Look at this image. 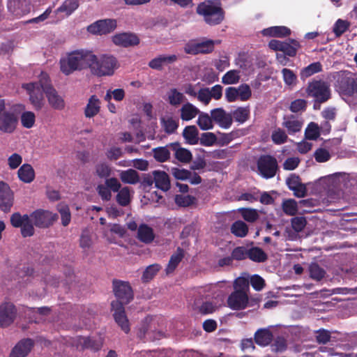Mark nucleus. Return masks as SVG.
Wrapping results in <instances>:
<instances>
[{
  "label": "nucleus",
  "mask_w": 357,
  "mask_h": 357,
  "mask_svg": "<svg viewBox=\"0 0 357 357\" xmlns=\"http://www.w3.org/2000/svg\"><path fill=\"white\" fill-rule=\"evenodd\" d=\"M113 43L119 46L130 47L137 45L139 43L138 37L132 33H121L112 37Z\"/></svg>",
  "instance_id": "19"
},
{
  "label": "nucleus",
  "mask_w": 357,
  "mask_h": 357,
  "mask_svg": "<svg viewBox=\"0 0 357 357\" xmlns=\"http://www.w3.org/2000/svg\"><path fill=\"white\" fill-rule=\"evenodd\" d=\"M264 36L283 38L291 33V30L285 26H275L264 29L261 31Z\"/></svg>",
  "instance_id": "27"
},
{
  "label": "nucleus",
  "mask_w": 357,
  "mask_h": 357,
  "mask_svg": "<svg viewBox=\"0 0 357 357\" xmlns=\"http://www.w3.org/2000/svg\"><path fill=\"white\" fill-rule=\"evenodd\" d=\"M299 43L295 40H290V43L284 42V46L282 52L289 56L296 55L297 50L299 48Z\"/></svg>",
  "instance_id": "46"
},
{
  "label": "nucleus",
  "mask_w": 357,
  "mask_h": 357,
  "mask_svg": "<svg viewBox=\"0 0 357 357\" xmlns=\"http://www.w3.org/2000/svg\"><path fill=\"white\" fill-rule=\"evenodd\" d=\"M307 93L319 102H326L331 97L329 85L326 82L320 80L310 82L307 88Z\"/></svg>",
  "instance_id": "6"
},
{
  "label": "nucleus",
  "mask_w": 357,
  "mask_h": 357,
  "mask_svg": "<svg viewBox=\"0 0 357 357\" xmlns=\"http://www.w3.org/2000/svg\"><path fill=\"white\" fill-rule=\"evenodd\" d=\"M100 100L97 96H90L84 107V116L89 119L94 117L100 112Z\"/></svg>",
  "instance_id": "22"
},
{
  "label": "nucleus",
  "mask_w": 357,
  "mask_h": 357,
  "mask_svg": "<svg viewBox=\"0 0 357 357\" xmlns=\"http://www.w3.org/2000/svg\"><path fill=\"white\" fill-rule=\"evenodd\" d=\"M22 162V157L17 153H12L7 159V164L10 169H15L20 166Z\"/></svg>",
  "instance_id": "59"
},
{
  "label": "nucleus",
  "mask_w": 357,
  "mask_h": 357,
  "mask_svg": "<svg viewBox=\"0 0 357 357\" xmlns=\"http://www.w3.org/2000/svg\"><path fill=\"white\" fill-rule=\"evenodd\" d=\"M183 257V250L180 248H178L176 252L174 254H173L170 258V260L166 268L167 274H169L175 270V268L177 267Z\"/></svg>",
  "instance_id": "35"
},
{
  "label": "nucleus",
  "mask_w": 357,
  "mask_h": 357,
  "mask_svg": "<svg viewBox=\"0 0 357 357\" xmlns=\"http://www.w3.org/2000/svg\"><path fill=\"white\" fill-rule=\"evenodd\" d=\"M283 211L288 215H294L298 211L297 202L292 199L284 200L282 202Z\"/></svg>",
  "instance_id": "48"
},
{
  "label": "nucleus",
  "mask_w": 357,
  "mask_h": 357,
  "mask_svg": "<svg viewBox=\"0 0 357 357\" xmlns=\"http://www.w3.org/2000/svg\"><path fill=\"white\" fill-rule=\"evenodd\" d=\"M16 311L12 303H6L0 306V326H8L13 323Z\"/></svg>",
  "instance_id": "17"
},
{
  "label": "nucleus",
  "mask_w": 357,
  "mask_h": 357,
  "mask_svg": "<svg viewBox=\"0 0 357 357\" xmlns=\"http://www.w3.org/2000/svg\"><path fill=\"white\" fill-rule=\"evenodd\" d=\"M302 125V122L293 116L284 118L282 123V126L287 129L289 134L300 131Z\"/></svg>",
  "instance_id": "32"
},
{
  "label": "nucleus",
  "mask_w": 357,
  "mask_h": 357,
  "mask_svg": "<svg viewBox=\"0 0 357 357\" xmlns=\"http://www.w3.org/2000/svg\"><path fill=\"white\" fill-rule=\"evenodd\" d=\"M240 71L238 70H231L227 71L222 77V82L224 84H235L240 80Z\"/></svg>",
  "instance_id": "40"
},
{
  "label": "nucleus",
  "mask_w": 357,
  "mask_h": 357,
  "mask_svg": "<svg viewBox=\"0 0 357 357\" xmlns=\"http://www.w3.org/2000/svg\"><path fill=\"white\" fill-rule=\"evenodd\" d=\"M154 158L156 160L164 162L169 157V151L165 147L156 148L153 150Z\"/></svg>",
  "instance_id": "63"
},
{
  "label": "nucleus",
  "mask_w": 357,
  "mask_h": 357,
  "mask_svg": "<svg viewBox=\"0 0 357 357\" xmlns=\"http://www.w3.org/2000/svg\"><path fill=\"white\" fill-rule=\"evenodd\" d=\"M232 234L238 237H245L248 232V227L247 225L241 221H236L233 223L231 227Z\"/></svg>",
  "instance_id": "42"
},
{
  "label": "nucleus",
  "mask_w": 357,
  "mask_h": 357,
  "mask_svg": "<svg viewBox=\"0 0 357 357\" xmlns=\"http://www.w3.org/2000/svg\"><path fill=\"white\" fill-rule=\"evenodd\" d=\"M93 56L95 59L91 61L89 70L95 76H112L119 68L117 59L111 54H102L97 56L93 53Z\"/></svg>",
  "instance_id": "3"
},
{
  "label": "nucleus",
  "mask_w": 357,
  "mask_h": 357,
  "mask_svg": "<svg viewBox=\"0 0 357 357\" xmlns=\"http://www.w3.org/2000/svg\"><path fill=\"white\" fill-rule=\"evenodd\" d=\"M73 344L77 349L90 348L98 350L102 346V340H93L86 337H77L73 340Z\"/></svg>",
  "instance_id": "24"
},
{
  "label": "nucleus",
  "mask_w": 357,
  "mask_h": 357,
  "mask_svg": "<svg viewBox=\"0 0 357 357\" xmlns=\"http://www.w3.org/2000/svg\"><path fill=\"white\" fill-rule=\"evenodd\" d=\"M31 215L27 218V220L24 221L21 227V232L24 237L31 236L34 233V228L32 223Z\"/></svg>",
  "instance_id": "57"
},
{
  "label": "nucleus",
  "mask_w": 357,
  "mask_h": 357,
  "mask_svg": "<svg viewBox=\"0 0 357 357\" xmlns=\"http://www.w3.org/2000/svg\"><path fill=\"white\" fill-rule=\"evenodd\" d=\"M112 309L114 311L113 316L116 324L125 333H128L130 331L129 322L125 313L123 305L119 301H113Z\"/></svg>",
  "instance_id": "14"
},
{
  "label": "nucleus",
  "mask_w": 357,
  "mask_h": 357,
  "mask_svg": "<svg viewBox=\"0 0 357 357\" xmlns=\"http://www.w3.org/2000/svg\"><path fill=\"white\" fill-rule=\"evenodd\" d=\"M80 247L83 249H88L92 245L91 234L89 230H83L80 237Z\"/></svg>",
  "instance_id": "61"
},
{
  "label": "nucleus",
  "mask_w": 357,
  "mask_h": 357,
  "mask_svg": "<svg viewBox=\"0 0 357 357\" xmlns=\"http://www.w3.org/2000/svg\"><path fill=\"white\" fill-rule=\"evenodd\" d=\"M213 120L222 128L227 129L232 124V116L227 113L224 109L216 108L211 112Z\"/></svg>",
  "instance_id": "16"
},
{
  "label": "nucleus",
  "mask_w": 357,
  "mask_h": 357,
  "mask_svg": "<svg viewBox=\"0 0 357 357\" xmlns=\"http://www.w3.org/2000/svg\"><path fill=\"white\" fill-rule=\"evenodd\" d=\"M232 119L239 123H243L245 122L250 116V109L248 107H238L233 112Z\"/></svg>",
  "instance_id": "41"
},
{
  "label": "nucleus",
  "mask_w": 357,
  "mask_h": 357,
  "mask_svg": "<svg viewBox=\"0 0 357 357\" xmlns=\"http://www.w3.org/2000/svg\"><path fill=\"white\" fill-rule=\"evenodd\" d=\"M17 176L21 181L30 183L35 178L34 169L31 165L24 164L20 167L17 171Z\"/></svg>",
  "instance_id": "29"
},
{
  "label": "nucleus",
  "mask_w": 357,
  "mask_h": 357,
  "mask_svg": "<svg viewBox=\"0 0 357 357\" xmlns=\"http://www.w3.org/2000/svg\"><path fill=\"white\" fill-rule=\"evenodd\" d=\"M241 214L243 218L250 222H255L259 217V212L253 208H241Z\"/></svg>",
  "instance_id": "52"
},
{
  "label": "nucleus",
  "mask_w": 357,
  "mask_h": 357,
  "mask_svg": "<svg viewBox=\"0 0 357 357\" xmlns=\"http://www.w3.org/2000/svg\"><path fill=\"white\" fill-rule=\"evenodd\" d=\"M58 211L61 214V222L63 226H67L70 222V213L67 205L60 204L57 206Z\"/></svg>",
  "instance_id": "53"
},
{
  "label": "nucleus",
  "mask_w": 357,
  "mask_h": 357,
  "mask_svg": "<svg viewBox=\"0 0 357 357\" xmlns=\"http://www.w3.org/2000/svg\"><path fill=\"white\" fill-rule=\"evenodd\" d=\"M272 337V333L268 328H260L255 335L256 343L262 347L268 345L271 342Z\"/></svg>",
  "instance_id": "31"
},
{
  "label": "nucleus",
  "mask_w": 357,
  "mask_h": 357,
  "mask_svg": "<svg viewBox=\"0 0 357 357\" xmlns=\"http://www.w3.org/2000/svg\"><path fill=\"white\" fill-rule=\"evenodd\" d=\"M252 95V91L249 85L243 84L238 87L230 86L225 90V99L229 102H233L238 100L246 101Z\"/></svg>",
  "instance_id": "8"
},
{
  "label": "nucleus",
  "mask_w": 357,
  "mask_h": 357,
  "mask_svg": "<svg viewBox=\"0 0 357 357\" xmlns=\"http://www.w3.org/2000/svg\"><path fill=\"white\" fill-rule=\"evenodd\" d=\"M161 266L158 264L149 266L144 271L142 280L144 282H149L153 278L157 273L160 270Z\"/></svg>",
  "instance_id": "50"
},
{
  "label": "nucleus",
  "mask_w": 357,
  "mask_h": 357,
  "mask_svg": "<svg viewBox=\"0 0 357 357\" xmlns=\"http://www.w3.org/2000/svg\"><path fill=\"white\" fill-rule=\"evenodd\" d=\"M167 96L169 104L175 107L181 105L185 99L183 93L179 92L176 89H170Z\"/></svg>",
  "instance_id": "37"
},
{
  "label": "nucleus",
  "mask_w": 357,
  "mask_h": 357,
  "mask_svg": "<svg viewBox=\"0 0 357 357\" xmlns=\"http://www.w3.org/2000/svg\"><path fill=\"white\" fill-rule=\"evenodd\" d=\"M223 87L220 84H216L211 88L204 87L198 91L197 100L207 105L211 102V99L215 100H220L222 96Z\"/></svg>",
  "instance_id": "9"
},
{
  "label": "nucleus",
  "mask_w": 357,
  "mask_h": 357,
  "mask_svg": "<svg viewBox=\"0 0 357 357\" xmlns=\"http://www.w3.org/2000/svg\"><path fill=\"white\" fill-rule=\"evenodd\" d=\"M79 6L77 0H66L58 8V12L62 13L66 16L71 15Z\"/></svg>",
  "instance_id": "38"
},
{
  "label": "nucleus",
  "mask_w": 357,
  "mask_h": 357,
  "mask_svg": "<svg viewBox=\"0 0 357 357\" xmlns=\"http://www.w3.org/2000/svg\"><path fill=\"white\" fill-rule=\"evenodd\" d=\"M176 60L177 56L175 54H161L151 59L149 63V66L152 69L160 70L164 66L173 63Z\"/></svg>",
  "instance_id": "21"
},
{
  "label": "nucleus",
  "mask_w": 357,
  "mask_h": 357,
  "mask_svg": "<svg viewBox=\"0 0 357 357\" xmlns=\"http://www.w3.org/2000/svg\"><path fill=\"white\" fill-rule=\"evenodd\" d=\"M7 109L0 112V131L5 134H11L17 128L19 115L24 111V106L22 104H15Z\"/></svg>",
  "instance_id": "5"
},
{
  "label": "nucleus",
  "mask_w": 357,
  "mask_h": 357,
  "mask_svg": "<svg viewBox=\"0 0 357 357\" xmlns=\"http://www.w3.org/2000/svg\"><path fill=\"white\" fill-rule=\"evenodd\" d=\"M14 203V194L8 184L0 181V209L3 212L10 211Z\"/></svg>",
  "instance_id": "10"
},
{
  "label": "nucleus",
  "mask_w": 357,
  "mask_h": 357,
  "mask_svg": "<svg viewBox=\"0 0 357 357\" xmlns=\"http://www.w3.org/2000/svg\"><path fill=\"white\" fill-rule=\"evenodd\" d=\"M315 160L318 162H325L329 160L331 155L329 152L324 149H318L314 153Z\"/></svg>",
  "instance_id": "64"
},
{
  "label": "nucleus",
  "mask_w": 357,
  "mask_h": 357,
  "mask_svg": "<svg viewBox=\"0 0 357 357\" xmlns=\"http://www.w3.org/2000/svg\"><path fill=\"white\" fill-rule=\"evenodd\" d=\"M119 176L122 182L125 183L135 184L139 180L137 172L132 169L120 171Z\"/></svg>",
  "instance_id": "34"
},
{
  "label": "nucleus",
  "mask_w": 357,
  "mask_h": 357,
  "mask_svg": "<svg viewBox=\"0 0 357 357\" xmlns=\"http://www.w3.org/2000/svg\"><path fill=\"white\" fill-rule=\"evenodd\" d=\"M8 10L16 17H20L31 10V6L26 0H9Z\"/></svg>",
  "instance_id": "18"
},
{
  "label": "nucleus",
  "mask_w": 357,
  "mask_h": 357,
  "mask_svg": "<svg viewBox=\"0 0 357 357\" xmlns=\"http://www.w3.org/2000/svg\"><path fill=\"white\" fill-rule=\"evenodd\" d=\"M345 175L342 173H335L320 178L321 184L326 185L325 188L330 190L338 187Z\"/></svg>",
  "instance_id": "25"
},
{
  "label": "nucleus",
  "mask_w": 357,
  "mask_h": 357,
  "mask_svg": "<svg viewBox=\"0 0 357 357\" xmlns=\"http://www.w3.org/2000/svg\"><path fill=\"white\" fill-rule=\"evenodd\" d=\"M114 291L117 301L122 305L127 304L132 298V291L128 283L125 282H114Z\"/></svg>",
  "instance_id": "13"
},
{
  "label": "nucleus",
  "mask_w": 357,
  "mask_h": 357,
  "mask_svg": "<svg viewBox=\"0 0 357 357\" xmlns=\"http://www.w3.org/2000/svg\"><path fill=\"white\" fill-rule=\"evenodd\" d=\"M199 109L190 102L184 103L180 109L181 119L189 121L199 114Z\"/></svg>",
  "instance_id": "28"
},
{
  "label": "nucleus",
  "mask_w": 357,
  "mask_h": 357,
  "mask_svg": "<svg viewBox=\"0 0 357 357\" xmlns=\"http://www.w3.org/2000/svg\"><path fill=\"white\" fill-rule=\"evenodd\" d=\"M20 121L22 126L25 128H31L34 126L36 122L35 114L30 111H22Z\"/></svg>",
  "instance_id": "39"
},
{
  "label": "nucleus",
  "mask_w": 357,
  "mask_h": 357,
  "mask_svg": "<svg viewBox=\"0 0 357 357\" xmlns=\"http://www.w3.org/2000/svg\"><path fill=\"white\" fill-rule=\"evenodd\" d=\"M321 70V65L319 62H315L310 64L303 68L301 73V78L308 77Z\"/></svg>",
  "instance_id": "49"
},
{
  "label": "nucleus",
  "mask_w": 357,
  "mask_h": 357,
  "mask_svg": "<svg viewBox=\"0 0 357 357\" xmlns=\"http://www.w3.org/2000/svg\"><path fill=\"white\" fill-rule=\"evenodd\" d=\"M329 295L342 294V295H356L357 294V287H337L332 289L326 290Z\"/></svg>",
  "instance_id": "56"
},
{
  "label": "nucleus",
  "mask_w": 357,
  "mask_h": 357,
  "mask_svg": "<svg viewBox=\"0 0 357 357\" xmlns=\"http://www.w3.org/2000/svg\"><path fill=\"white\" fill-rule=\"evenodd\" d=\"M248 303V296L243 291H234L228 298L227 303L232 310L245 309Z\"/></svg>",
  "instance_id": "15"
},
{
  "label": "nucleus",
  "mask_w": 357,
  "mask_h": 357,
  "mask_svg": "<svg viewBox=\"0 0 357 357\" xmlns=\"http://www.w3.org/2000/svg\"><path fill=\"white\" fill-rule=\"evenodd\" d=\"M248 257L256 262L264 261L267 258L266 253L259 248H251L248 252Z\"/></svg>",
  "instance_id": "45"
},
{
  "label": "nucleus",
  "mask_w": 357,
  "mask_h": 357,
  "mask_svg": "<svg viewBox=\"0 0 357 357\" xmlns=\"http://www.w3.org/2000/svg\"><path fill=\"white\" fill-rule=\"evenodd\" d=\"M271 139L275 144H282L286 142L287 135L281 128H276L272 132Z\"/></svg>",
  "instance_id": "54"
},
{
  "label": "nucleus",
  "mask_w": 357,
  "mask_h": 357,
  "mask_svg": "<svg viewBox=\"0 0 357 357\" xmlns=\"http://www.w3.org/2000/svg\"><path fill=\"white\" fill-rule=\"evenodd\" d=\"M137 238L143 243H151L155 238L153 229L146 224L140 225L137 230Z\"/></svg>",
  "instance_id": "30"
},
{
  "label": "nucleus",
  "mask_w": 357,
  "mask_h": 357,
  "mask_svg": "<svg viewBox=\"0 0 357 357\" xmlns=\"http://www.w3.org/2000/svg\"><path fill=\"white\" fill-rule=\"evenodd\" d=\"M194 202V198L188 195H177L175 197V202L179 206H188Z\"/></svg>",
  "instance_id": "62"
},
{
  "label": "nucleus",
  "mask_w": 357,
  "mask_h": 357,
  "mask_svg": "<svg viewBox=\"0 0 357 357\" xmlns=\"http://www.w3.org/2000/svg\"><path fill=\"white\" fill-rule=\"evenodd\" d=\"M116 27V22L114 20L106 19L98 20L88 26V31L91 33L103 35L113 31Z\"/></svg>",
  "instance_id": "12"
},
{
  "label": "nucleus",
  "mask_w": 357,
  "mask_h": 357,
  "mask_svg": "<svg viewBox=\"0 0 357 357\" xmlns=\"http://www.w3.org/2000/svg\"><path fill=\"white\" fill-rule=\"evenodd\" d=\"M183 136L190 144L195 145L198 143V130L195 126H186L183 130Z\"/></svg>",
  "instance_id": "33"
},
{
  "label": "nucleus",
  "mask_w": 357,
  "mask_h": 357,
  "mask_svg": "<svg viewBox=\"0 0 357 357\" xmlns=\"http://www.w3.org/2000/svg\"><path fill=\"white\" fill-rule=\"evenodd\" d=\"M24 89L29 96V100L34 108L39 109L43 105L45 93L50 105L55 109L64 108L63 98L54 89L46 73L41 72L38 76V81L36 82L22 84Z\"/></svg>",
  "instance_id": "1"
},
{
  "label": "nucleus",
  "mask_w": 357,
  "mask_h": 357,
  "mask_svg": "<svg viewBox=\"0 0 357 357\" xmlns=\"http://www.w3.org/2000/svg\"><path fill=\"white\" fill-rule=\"evenodd\" d=\"M199 43L201 54H206L211 52L214 49V45L215 44L220 43V41L213 40H204L202 41H199Z\"/></svg>",
  "instance_id": "55"
},
{
  "label": "nucleus",
  "mask_w": 357,
  "mask_h": 357,
  "mask_svg": "<svg viewBox=\"0 0 357 357\" xmlns=\"http://www.w3.org/2000/svg\"><path fill=\"white\" fill-rule=\"evenodd\" d=\"M340 89L346 95L357 93V77H345L340 82Z\"/></svg>",
  "instance_id": "26"
},
{
  "label": "nucleus",
  "mask_w": 357,
  "mask_h": 357,
  "mask_svg": "<svg viewBox=\"0 0 357 357\" xmlns=\"http://www.w3.org/2000/svg\"><path fill=\"white\" fill-rule=\"evenodd\" d=\"M34 225L38 227H47L56 220V214L49 211L37 210L31 214Z\"/></svg>",
  "instance_id": "11"
},
{
  "label": "nucleus",
  "mask_w": 357,
  "mask_h": 357,
  "mask_svg": "<svg viewBox=\"0 0 357 357\" xmlns=\"http://www.w3.org/2000/svg\"><path fill=\"white\" fill-rule=\"evenodd\" d=\"M161 121L164 130L167 133H173L178 127V120L172 117L162 118Z\"/></svg>",
  "instance_id": "44"
},
{
  "label": "nucleus",
  "mask_w": 357,
  "mask_h": 357,
  "mask_svg": "<svg viewBox=\"0 0 357 357\" xmlns=\"http://www.w3.org/2000/svg\"><path fill=\"white\" fill-rule=\"evenodd\" d=\"M176 159L183 162H188L192 159V153L184 148H178L175 151Z\"/></svg>",
  "instance_id": "58"
},
{
  "label": "nucleus",
  "mask_w": 357,
  "mask_h": 357,
  "mask_svg": "<svg viewBox=\"0 0 357 357\" xmlns=\"http://www.w3.org/2000/svg\"><path fill=\"white\" fill-rule=\"evenodd\" d=\"M259 174L265 178H273L278 170L276 159L268 155L261 156L257 161Z\"/></svg>",
  "instance_id": "7"
},
{
  "label": "nucleus",
  "mask_w": 357,
  "mask_h": 357,
  "mask_svg": "<svg viewBox=\"0 0 357 357\" xmlns=\"http://www.w3.org/2000/svg\"><path fill=\"white\" fill-rule=\"evenodd\" d=\"M349 27V23L343 20L339 19L336 21L333 26V32L337 37L344 33Z\"/></svg>",
  "instance_id": "60"
},
{
  "label": "nucleus",
  "mask_w": 357,
  "mask_h": 357,
  "mask_svg": "<svg viewBox=\"0 0 357 357\" xmlns=\"http://www.w3.org/2000/svg\"><path fill=\"white\" fill-rule=\"evenodd\" d=\"M33 346V342L31 339L22 340L12 349L10 357H26Z\"/></svg>",
  "instance_id": "20"
},
{
  "label": "nucleus",
  "mask_w": 357,
  "mask_h": 357,
  "mask_svg": "<svg viewBox=\"0 0 357 357\" xmlns=\"http://www.w3.org/2000/svg\"><path fill=\"white\" fill-rule=\"evenodd\" d=\"M213 121L208 114L199 112L197 122L201 130H208L213 128Z\"/></svg>",
  "instance_id": "36"
},
{
  "label": "nucleus",
  "mask_w": 357,
  "mask_h": 357,
  "mask_svg": "<svg viewBox=\"0 0 357 357\" xmlns=\"http://www.w3.org/2000/svg\"><path fill=\"white\" fill-rule=\"evenodd\" d=\"M130 188L125 187L119 190L116 195V200L120 205L126 206L130 203Z\"/></svg>",
  "instance_id": "47"
},
{
  "label": "nucleus",
  "mask_w": 357,
  "mask_h": 357,
  "mask_svg": "<svg viewBox=\"0 0 357 357\" xmlns=\"http://www.w3.org/2000/svg\"><path fill=\"white\" fill-rule=\"evenodd\" d=\"M152 175L157 188L162 191H167L169 189L170 181L167 174L162 171L155 170L152 172Z\"/></svg>",
  "instance_id": "23"
},
{
  "label": "nucleus",
  "mask_w": 357,
  "mask_h": 357,
  "mask_svg": "<svg viewBox=\"0 0 357 357\" xmlns=\"http://www.w3.org/2000/svg\"><path fill=\"white\" fill-rule=\"evenodd\" d=\"M305 135L307 139H317L320 135L319 126L315 123H310L305 130Z\"/></svg>",
  "instance_id": "51"
},
{
  "label": "nucleus",
  "mask_w": 357,
  "mask_h": 357,
  "mask_svg": "<svg viewBox=\"0 0 357 357\" xmlns=\"http://www.w3.org/2000/svg\"><path fill=\"white\" fill-rule=\"evenodd\" d=\"M197 13L204 17V22L209 25L221 23L224 19V12L218 1H205L197 7Z\"/></svg>",
  "instance_id": "4"
},
{
  "label": "nucleus",
  "mask_w": 357,
  "mask_h": 357,
  "mask_svg": "<svg viewBox=\"0 0 357 357\" xmlns=\"http://www.w3.org/2000/svg\"><path fill=\"white\" fill-rule=\"evenodd\" d=\"M93 59V52L91 50L80 48L72 50L61 57L60 70L65 75H70L75 71L89 69L91 61Z\"/></svg>",
  "instance_id": "2"
},
{
  "label": "nucleus",
  "mask_w": 357,
  "mask_h": 357,
  "mask_svg": "<svg viewBox=\"0 0 357 357\" xmlns=\"http://www.w3.org/2000/svg\"><path fill=\"white\" fill-rule=\"evenodd\" d=\"M310 277L316 281H320L326 275V271L316 263L309 266Z\"/></svg>",
  "instance_id": "43"
}]
</instances>
